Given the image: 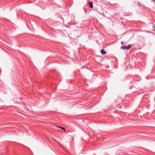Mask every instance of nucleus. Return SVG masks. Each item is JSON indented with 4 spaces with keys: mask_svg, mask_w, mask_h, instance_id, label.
Segmentation results:
<instances>
[{
    "mask_svg": "<svg viewBox=\"0 0 155 155\" xmlns=\"http://www.w3.org/2000/svg\"><path fill=\"white\" fill-rule=\"evenodd\" d=\"M132 46V45L129 44L127 46H121L120 48L123 50H128L130 49Z\"/></svg>",
    "mask_w": 155,
    "mask_h": 155,
    "instance_id": "1",
    "label": "nucleus"
},
{
    "mask_svg": "<svg viewBox=\"0 0 155 155\" xmlns=\"http://www.w3.org/2000/svg\"><path fill=\"white\" fill-rule=\"evenodd\" d=\"M89 4L90 8H93V2H89Z\"/></svg>",
    "mask_w": 155,
    "mask_h": 155,
    "instance_id": "2",
    "label": "nucleus"
},
{
    "mask_svg": "<svg viewBox=\"0 0 155 155\" xmlns=\"http://www.w3.org/2000/svg\"><path fill=\"white\" fill-rule=\"evenodd\" d=\"M101 54L103 55L105 54L106 53V51L104 49L101 50Z\"/></svg>",
    "mask_w": 155,
    "mask_h": 155,
    "instance_id": "3",
    "label": "nucleus"
},
{
    "mask_svg": "<svg viewBox=\"0 0 155 155\" xmlns=\"http://www.w3.org/2000/svg\"><path fill=\"white\" fill-rule=\"evenodd\" d=\"M58 127L61 128V129H62L64 130H65V129L64 127Z\"/></svg>",
    "mask_w": 155,
    "mask_h": 155,
    "instance_id": "4",
    "label": "nucleus"
},
{
    "mask_svg": "<svg viewBox=\"0 0 155 155\" xmlns=\"http://www.w3.org/2000/svg\"><path fill=\"white\" fill-rule=\"evenodd\" d=\"M134 87V86H130V87H129V88H130V89H132V88L133 87Z\"/></svg>",
    "mask_w": 155,
    "mask_h": 155,
    "instance_id": "5",
    "label": "nucleus"
},
{
    "mask_svg": "<svg viewBox=\"0 0 155 155\" xmlns=\"http://www.w3.org/2000/svg\"><path fill=\"white\" fill-rule=\"evenodd\" d=\"M121 43L122 44H124V42L123 41H121Z\"/></svg>",
    "mask_w": 155,
    "mask_h": 155,
    "instance_id": "6",
    "label": "nucleus"
}]
</instances>
